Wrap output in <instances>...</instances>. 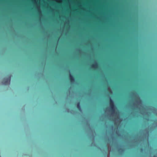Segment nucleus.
<instances>
[{"instance_id": "obj_3", "label": "nucleus", "mask_w": 157, "mask_h": 157, "mask_svg": "<svg viewBox=\"0 0 157 157\" xmlns=\"http://www.w3.org/2000/svg\"><path fill=\"white\" fill-rule=\"evenodd\" d=\"M69 79L71 82H73L75 81V78L71 74L69 75Z\"/></svg>"}, {"instance_id": "obj_4", "label": "nucleus", "mask_w": 157, "mask_h": 157, "mask_svg": "<svg viewBox=\"0 0 157 157\" xmlns=\"http://www.w3.org/2000/svg\"><path fill=\"white\" fill-rule=\"evenodd\" d=\"M77 107L79 111H81V108L80 106V102H78L76 104Z\"/></svg>"}, {"instance_id": "obj_2", "label": "nucleus", "mask_w": 157, "mask_h": 157, "mask_svg": "<svg viewBox=\"0 0 157 157\" xmlns=\"http://www.w3.org/2000/svg\"><path fill=\"white\" fill-rule=\"evenodd\" d=\"M11 76L8 75L7 78H4L3 79V83L5 85H7L9 84L10 81Z\"/></svg>"}, {"instance_id": "obj_1", "label": "nucleus", "mask_w": 157, "mask_h": 157, "mask_svg": "<svg viewBox=\"0 0 157 157\" xmlns=\"http://www.w3.org/2000/svg\"><path fill=\"white\" fill-rule=\"evenodd\" d=\"M109 105L111 111L114 113L115 111V105L113 101L110 98Z\"/></svg>"}, {"instance_id": "obj_5", "label": "nucleus", "mask_w": 157, "mask_h": 157, "mask_svg": "<svg viewBox=\"0 0 157 157\" xmlns=\"http://www.w3.org/2000/svg\"><path fill=\"white\" fill-rule=\"evenodd\" d=\"M98 64L97 63H95L92 65L91 67L94 68H97L98 67Z\"/></svg>"}]
</instances>
